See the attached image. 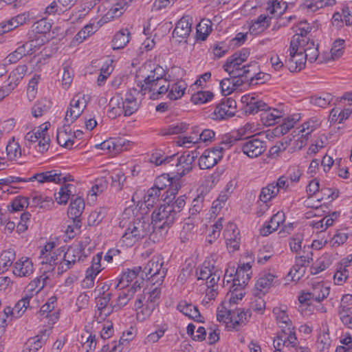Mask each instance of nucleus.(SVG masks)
Wrapping results in <instances>:
<instances>
[{
	"label": "nucleus",
	"mask_w": 352,
	"mask_h": 352,
	"mask_svg": "<svg viewBox=\"0 0 352 352\" xmlns=\"http://www.w3.org/2000/svg\"><path fill=\"white\" fill-rule=\"evenodd\" d=\"M15 256V252L12 249L3 251L0 254V267L3 270H7L13 263Z\"/></svg>",
	"instance_id": "nucleus-49"
},
{
	"label": "nucleus",
	"mask_w": 352,
	"mask_h": 352,
	"mask_svg": "<svg viewBox=\"0 0 352 352\" xmlns=\"http://www.w3.org/2000/svg\"><path fill=\"white\" fill-rule=\"evenodd\" d=\"M33 272V264L30 259L25 258L20 259L14 264L13 273L14 275L23 277L28 276Z\"/></svg>",
	"instance_id": "nucleus-29"
},
{
	"label": "nucleus",
	"mask_w": 352,
	"mask_h": 352,
	"mask_svg": "<svg viewBox=\"0 0 352 352\" xmlns=\"http://www.w3.org/2000/svg\"><path fill=\"white\" fill-rule=\"evenodd\" d=\"M251 269L250 263L243 264L242 266L239 267L236 271L234 276L233 287L245 285L250 278L249 274L248 273Z\"/></svg>",
	"instance_id": "nucleus-31"
},
{
	"label": "nucleus",
	"mask_w": 352,
	"mask_h": 352,
	"mask_svg": "<svg viewBox=\"0 0 352 352\" xmlns=\"http://www.w3.org/2000/svg\"><path fill=\"white\" fill-rule=\"evenodd\" d=\"M305 42L299 41L298 38H292L289 46V58L287 64L289 71L294 72L300 71L305 66L306 56L304 55L299 46H302Z\"/></svg>",
	"instance_id": "nucleus-6"
},
{
	"label": "nucleus",
	"mask_w": 352,
	"mask_h": 352,
	"mask_svg": "<svg viewBox=\"0 0 352 352\" xmlns=\"http://www.w3.org/2000/svg\"><path fill=\"white\" fill-rule=\"evenodd\" d=\"M50 126L49 122L42 124L35 131V129L28 132L25 136L26 146H33L40 153L47 151L50 146V139L47 134L48 128Z\"/></svg>",
	"instance_id": "nucleus-3"
},
{
	"label": "nucleus",
	"mask_w": 352,
	"mask_h": 352,
	"mask_svg": "<svg viewBox=\"0 0 352 352\" xmlns=\"http://www.w3.org/2000/svg\"><path fill=\"white\" fill-rule=\"evenodd\" d=\"M149 74L144 77L143 81H138V86L140 89L142 95H145L146 91L151 92L156 89V87L166 75L165 69L159 65H153L151 67Z\"/></svg>",
	"instance_id": "nucleus-7"
},
{
	"label": "nucleus",
	"mask_w": 352,
	"mask_h": 352,
	"mask_svg": "<svg viewBox=\"0 0 352 352\" xmlns=\"http://www.w3.org/2000/svg\"><path fill=\"white\" fill-rule=\"evenodd\" d=\"M310 292L312 295L313 300L320 302L329 295L330 287L325 285L324 283L322 282L317 283L312 285Z\"/></svg>",
	"instance_id": "nucleus-32"
},
{
	"label": "nucleus",
	"mask_w": 352,
	"mask_h": 352,
	"mask_svg": "<svg viewBox=\"0 0 352 352\" xmlns=\"http://www.w3.org/2000/svg\"><path fill=\"white\" fill-rule=\"evenodd\" d=\"M211 31V21L209 19H202L197 25V39L205 41Z\"/></svg>",
	"instance_id": "nucleus-40"
},
{
	"label": "nucleus",
	"mask_w": 352,
	"mask_h": 352,
	"mask_svg": "<svg viewBox=\"0 0 352 352\" xmlns=\"http://www.w3.org/2000/svg\"><path fill=\"white\" fill-rule=\"evenodd\" d=\"M197 155L195 152H185L180 156L170 155L169 162L170 170L175 179L179 180L181 177L190 173L193 168Z\"/></svg>",
	"instance_id": "nucleus-2"
},
{
	"label": "nucleus",
	"mask_w": 352,
	"mask_h": 352,
	"mask_svg": "<svg viewBox=\"0 0 352 352\" xmlns=\"http://www.w3.org/2000/svg\"><path fill=\"white\" fill-rule=\"evenodd\" d=\"M87 104L85 94H76L72 99L69 108L66 112L65 121L73 123L84 111Z\"/></svg>",
	"instance_id": "nucleus-10"
},
{
	"label": "nucleus",
	"mask_w": 352,
	"mask_h": 352,
	"mask_svg": "<svg viewBox=\"0 0 352 352\" xmlns=\"http://www.w3.org/2000/svg\"><path fill=\"white\" fill-rule=\"evenodd\" d=\"M154 286L155 287L148 292L146 300L145 294L141 295L138 296L135 303L136 309L145 306L142 310V313L146 316H150L151 314L157 305V301L160 297L161 289L159 288L160 285H155Z\"/></svg>",
	"instance_id": "nucleus-8"
},
{
	"label": "nucleus",
	"mask_w": 352,
	"mask_h": 352,
	"mask_svg": "<svg viewBox=\"0 0 352 352\" xmlns=\"http://www.w3.org/2000/svg\"><path fill=\"white\" fill-rule=\"evenodd\" d=\"M135 92H137V89H135L129 90L126 93L125 98L123 100L122 109L124 116H130L137 111L139 108V104L134 96V93Z\"/></svg>",
	"instance_id": "nucleus-21"
},
{
	"label": "nucleus",
	"mask_w": 352,
	"mask_h": 352,
	"mask_svg": "<svg viewBox=\"0 0 352 352\" xmlns=\"http://www.w3.org/2000/svg\"><path fill=\"white\" fill-rule=\"evenodd\" d=\"M205 196L206 195L201 192L192 200L191 207L189 209L191 215L199 213L204 208L205 206Z\"/></svg>",
	"instance_id": "nucleus-54"
},
{
	"label": "nucleus",
	"mask_w": 352,
	"mask_h": 352,
	"mask_svg": "<svg viewBox=\"0 0 352 352\" xmlns=\"http://www.w3.org/2000/svg\"><path fill=\"white\" fill-rule=\"evenodd\" d=\"M232 312V307L230 302H226L223 301L220 307H218L217 318L219 322H225L227 325L229 324L230 316Z\"/></svg>",
	"instance_id": "nucleus-47"
},
{
	"label": "nucleus",
	"mask_w": 352,
	"mask_h": 352,
	"mask_svg": "<svg viewBox=\"0 0 352 352\" xmlns=\"http://www.w3.org/2000/svg\"><path fill=\"white\" fill-rule=\"evenodd\" d=\"M181 185H177L169 190H166L162 197L164 204L160 205L151 214V223L153 228L161 230H168L178 219L179 214L186 205V195H182L175 199Z\"/></svg>",
	"instance_id": "nucleus-1"
},
{
	"label": "nucleus",
	"mask_w": 352,
	"mask_h": 352,
	"mask_svg": "<svg viewBox=\"0 0 352 352\" xmlns=\"http://www.w3.org/2000/svg\"><path fill=\"white\" fill-rule=\"evenodd\" d=\"M47 330L40 331V333L34 338H30L28 339L26 344L29 346V351L36 352L41 349L43 344L45 342L47 338L46 335Z\"/></svg>",
	"instance_id": "nucleus-37"
},
{
	"label": "nucleus",
	"mask_w": 352,
	"mask_h": 352,
	"mask_svg": "<svg viewBox=\"0 0 352 352\" xmlns=\"http://www.w3.org/2000/svg\"><path fill=\"white\" fill-rule=\"evenodd\" d=\"M134 338V334L132 331H128L127 332H124L122 336L120 337L119 340L118 344H115L110 351V352H120L122 350V346L124 344V343L128 344L131 340H132Z\"/></svg>",
	"instance_id": "nucleus-62"
},
{
	"label": "nucleus",
	"mask_w": 352,
	"mask_h": 352,
	"mask_svg": "<svg viewBox=\"0 0 352 352\" xmlns=\"http://www.w3.org/2000/svg\"><path fill=\"white\" fill-rule=\"evenodd\" d=\"M253 298L250 302V307L254 311L262 314L265 308V302L263 297L265 295H258L253 292Z\"/></svg>",
	"instance_id": "nucleus-53"
},
{
	"label": "nucleus",
	"mask_w": 352,
	"mask_h": 352,
	"mask_svg": "<svg viewBox=\"0 0 352 352\" xmlns=\"http://www.w3.org/2000/svg\"><path fill=\"white\" fill-rule=\"evenodd\" d=\"M6 153L10 160H16L21 155V149L19 144L13 139L9 141L6 146Z\"/></svg>",
	"instance_id": "nucleus-50"
},
{
	"label": "nucleus",
	"mask_w": 352,
	"mask_h": 352,
	"mask_svg": "<svg viewBox=\"0 0 352 352\" xmlns=\"http://www.w3.org/2000/svg\"><path fill=\"white\" fill-rule=\"evenodd\" d=\"M61 173H58L57 170H52L39 173H36L31 177L28 179V181L33 182L37 181L39 184L44 183H55L59 184L61 182Z\"/></svg>",
	"instance_id": "nucleus-17"
},
{
	"label": "nucleus",
	"mask_w": 352,
	"mask_h": 352,
	"mask_svg": "<svg viewBox=\"0 0 352 352\" xmlns=\"http://www.w3.org/2000/svg\"><path fill=\"white\" fill-rule=\"evenodd\" d=\"M299 47L310 63H314L318 58V45H315L314 41H308L302 46Z\"/></svg>",
	"instance_id": "nucleus-35"
},
{
	"label": "nucleus",
	"mask_w": 352,
	"mask_h": 352,
	"mask_svg": "<svg viewBox=\"0 0 352 352\" xmlns=\"http://www.w3.org/2000/svg\"><path fill=\"white\" fill-rule=\"evenodd\" d=\"M236 108V102L232 98L222 100L216 107L214 111V119L223 120L234 116Z\"/></svg>",
	"instance_id": "nucleus-12"
},
{
	"label": "nucleus",
	"mask_w": 352,
	"mask_h": 352,
	"mask_svg": "<svg viewBox=\"0 0 352 352\" xmlns=\"http://www.w3.org/2000/svg\"><path fill=\"white\" fill-rule=\"evenodd\" d=\"M311 31V28L306 22H300L298 26V30H296V34L293 36L292 38H298L300 43L302 41L303 42H307L309 38H306V35Z\"/></svg>",
	"instance_id": "nucleus-59"
},
{
	"label": "nucleus",
	"mask_w": 352,
	"mask_h": 352,
	"mask_svg": "<svg viewBox=\"0 0 352 352\" xmlns=\"http://www.w3.org/2000/svg\"><path fill=\"white\" fill-rule=\"evenodd\" d=\"M60 252L59 255L63 253V260L74 265L78 261H83L87 257L85 252H82L77 246H70L65 251V247H61L57 250Z\"/></svg>",
	"instance_id": "nucleus-16"
},
{
	"label": "nucleus",
	"mask_w": 352,
	"mask_h": 352,
	"mask_svg": "<svg viewBox=\"0 0 352 352\" xmlns=\"http://www.w3.org/2000/svg\"><path fill=\"white\" fill-rule=\"evenodd\" d=\"M243 153L250 158H255L262 155L266 149V142L254 137L246 138L241 143Z\"/></svg>",
	"instance_id": "nucleus-9"
},
{
	"label": "nucleus",
	"mask_w": 352,
	"mask_h": 352,
	"mask_svg": "<svg viewBox=\"0 0 352 352\" xmlns=\"http://www.w3.org/2000/svg\"><path fill=\"white\" fill-rule=\"evenodd\" d=\"M299 117L297 118H287L284 120V122L275 129V131L277 133L284 135L287 133L294 126L296 121H298Z\"/></svg>",
	"instance_id": "nucleus-60"
},
{
	"label": "nucleus",
	"mask_w": 352,
	"mask_h": 352,
	"mask_svg": "<svg viewBox=\"0 0 352 352\" xmlns=\"http://www.w3.org/2000/svg\"><path fill=\"white\" fill-rule=\"evenodd\" d=\"M241 102L246 103L245 111L248 114H255L258 111H263L269 108V106L262 100H258L254 97L250 96H243L241 98Z\"/></svg>",
	"instance_id": "nucleus-18"
},
{
	"label": "nucleus",
	"mask_w": 352,
	"mask_h": 352,
	"mask_svg": "<svg viewBox=\"0 0 352 352\" xmlns=\"http://www.w3.org/2000/svg\"><path fill=\"white\" fill-rule=\"evenodd\" d=\"M130 41V32L127 29L121 30L116 33L112 41L111 47L113 50L124 48Z\"/></svg>",
	"instance_id": "nucleus-34"
},
{
	"label": "nucleus",
	"mask_w": 352,
	"mask_h": 352,
	"mask_svg": "<svg viewBox=\"0 0 352 352\" xmlns=\"http://www.w3.org/2000/svg\"><path fill=\"white\" fill-rule=\"evenodd\" d=\"M284 221L285 214L283 212H278L271 217L267 224L260 230L261 234L263 236L269 235L276 231Z\"/></svg>",
	"instance_id": "nucleus-24"
},
{
	"label": "nucleus",
	"mask_w": 352,
	"mask_h": 352,
	"mask_svg": "<svg viewBox=\"0 0 352 352\" xmlns=\"http://www.w3.org/2000/svg\"><path fill=\"white\" fill-rule=\"evenodd\" d=\"M319 126L317 120L311 119L302 124V129L300 131L302 133L301 138L296 142V146L301 149L307 144L309 135L311 134Z\"/></svg>",
	"instance_id": "nucleus-22"
},
{
	"label": "nucleus",
	"mask_w": 352,
	"mask_h": 352,
	"mask_svg": "<svg viewBox=\"0 0 352 352\" xmlns=\"http://www.w3.org/2000/svg\"><path fill=\"white\" fill-rule=\"evenodd\" d=\"M278 195V190L276 186H274V183L269 184L267 186L261 189L259 199L263 204H266L272 198ZM267 205H265V208H267Z\"/></svg>",
	"instance_id": "nucleus-41"
},
{
	"label": "nucleus",
	"mask_w": 352,
	"mask_h": 352,
	"mask_svg": "<svg viewBox=\"0 0 352 352\" xmlns=\"http://www.w3.org/2000/svg\"><path fill=\"white\" fill-rule=\"evenodd\" d=\"M73 186L72 184H65L60 188L59 192L54 195L55 199L58 204H66L67 203L70 196L73 195L71 190Z\"/></svg>",
	"instance_id": "nucleus-48"
},
{
	"label": "nucleus",
	"mask_w": 352,
	"mask_h": 352,
	"mask_svg": "<svg viewBox=\"0 0 352 352\" xmlns=\"http://www.w3.org/2000/svg\"><path fill=\"white\" fill-rule=\"evenodd\" d=\"M223 236L226 241H231L232 239H236L239 238V231L234 223H229L223 232Z\"/></svg>",
	"instance_id": "nucleus-64"
},
{
	"label": "nucleus",
	"mask_w": 352,
	"mask_h": 352,
	"mask_svg": "<svg viewBox=\"0 0 352 352\" xmlns=\"http://www.w3.org/2000/svg\"><path fill=\"white\" fill-rule=\"evenodd\" d=\"M192 19L190 16H184L176 23L173 32V38H177L179 42L184 41L190 35L192 30Z\"/></svg>",
	"instance_id": "nucleus-13"
},
{
	"label": "nucleus",
	"mask_w": 352,
	"mask_h": 352,
	"mask_svg": "<svg viewBox=\"0 0 352 352\" xmlns=\"http://www.w3.org/2000/svg\"><path fill=\"white\" fill-rule=\"evenodd\" d=\"M142 267H135L132 270L128 269L120 278L118 283L116 285V289H121L129 287V283L135 280H138L140 285L143 283L144 277L142 275Z\"/></svg>",
	"instance_id": "nucleus-14"
},
{
	"label": "nucleus",
	"mask_w": 352,
	"mask_h": 352,
	"mask_svg": "<svg viewBox=\"0 0 352 352\" xmlns=\"http://www.w3.org/2000/svg\"><path fill=\"white\" fill-rule=\"evenodd\" d=\"M187 87V85L184 81H178L170 85V89L168 94V98L171 100H175L181 98Z\"/></svg>",
	"instance_id": "nucleus-39"
},
{
	"label": "nucleus",
	"mask_w": 352,
	"mask_h": 352,
	"mask_svg": "<svg viewBox=\"0 0 352 352\" xmlns=\"http://www.w3.org/2000/svg\"><path fill=\"white\" fill-rule=\"evenodd\" d=\"M28 56L23 45H21L18 47L14 52L9 54L6 59L4 63L6 66L9 64L16 63L18 60L22 58L23 56Z\"/></svg>",
	"instance_id": "nucleus-51"
},
{
	"label": "nucleus",
	"mask_w": 352,
	"mask_h": 352,
	"mask_svg": "<svg viewBox=\"0 0 352 352\" xmlns=\"http://www.w3.org/2000/svg\"><path fill=\"white\" fill-rule=\"evenodd\" d=\"M257 63L252 62L248 65H243L242 67H235L234 68L230 67L228 65H223L224 70L228 73L230 77H245L248 78V75L252 72V68H257Z\"/></svg>",
	"instance_id": "nucleus-26"
},
{
	"label": "nucleus",
	"mask_w": 352,
	"mask_h": 352,
	"mask_svg": "<svg viewBox=\"0 0 352 352\" xmlns=\"http://www.w3.org/2000/svg\"><path fill=\"white\" fill-rule=\"evenodd\" d=\"M50 102L46 98L37 101L32 107V115L34 118L41 117L50 109Z\"/></svg>",
	"instance_id": "nucleus-42"
},
{
	"label": "nucleus",
	"mask_w": 352,
	"mask_h": 352,
	"mask_svg": "<svg viewBox=\"0 0 352 352\" xmlns=\"http://www.w3.org/2000/svg\"><path fill=\"white\" fill-rule=\"evenodd\" d=\"M261 121L265 126H272L278 123L283 117V113L276 109H271L269 107L266 110H263L261 115Z\"/></svg>",
	"instance_id": "nucleus-25"
},
{
	"label": "nucleus",
	"mask_w": 352,
	"mask_h": 352,
	"mask_svg": "<svg viewBox=\"0 0 352 352\" xmlns=\"http://www.w3.org/2000/svg\"><path fill=\"white\" fill-rule=\"evenodd\" d=\"M214 94L211 91H199L197 93L192 94L191 100L195 104H204L211 100Z\"/></svg>",
	"instance_id": "nucleus-63"
},
{
	"label": "nucleus",
	"mask_w": 352,
	"mask_h": 352,
	"mask_svg": "<svg viewBox=\"0 0 352 352\" xmlns=\"http://www.w3.org/2000/svg\"><path fill=\"white\" fill-rule=\"evenodd\" d=\"M151 230L148 222L140 219L130 224L121 238L126 247H132L137 241L145 237Z\"/></svg>",
	"instance_id": "nucleus-4"
},
{
	"label": "nucleus",
	"mask_w": 352,
	"mask_h": 352,
	"mask_svg": "<svg viewBox=\"0 0 352 352\" xmlns=\"http://www.w3.org/2000/svg\"><path fill=\"white\" fill-rule=\"evenodd\" d=\"M248 312H245L242 309L232 307V312L228 321L229 324H230V327L237 329L240 324L243 323L244 320H246Z\"/></svg>",
	"instance_id": "nucleus-38"
},
{
	"label": "nucleus",
	"mask_w": 352,
	"mask_h": 352,
	"mask_svg": "<svg viewBox=\"0 0 352 352\" xmlns=\"http://www.w3.org/2000/svg\"><path fill=\"white\" fill-rule=\"evenodd\" d=\"M78 0H53L45 10L47 15L62 14L69 10Z\"/></svg>",
	"instance_id": "nucleus-15"
},
{
	"label": "nucleus",
	"mask_w": 352,
	"mask_h": 352,
	"mask_svg": "<svg viewBox=\"0 0 352 352\" xmlns=\"http://www.w3.org/2000/svg\"><path fill=\"white\" fill-rule=\"evenodd\" d=\"M32 298V295L29 296L26 294L20 300L17 302L13 308L14 316L16 318L20 317L26 310L27 307L30 304V299Z\"/></svg>",
	"instance_id": "nucleus-55"
},
{
	"label": "nucleus",
	"mask_w": 352,
	"mask_h": 352,
	"mask_svg": "<svg viewBox=\"0 0 352 352\" xmlns=\"http://www.w3.org/2000/svg\"><path fill=\"white\" fill-rule=\"evenodd\" d=\"M331 338L327 332L320 334L317 340V347L320 352H329L331 346Z\"/></svg>",
	"instance_id": "nucleus-57"
},
{
	"label": "nucleus",
	"mask_w": 352,
	"mask_h": 352,
	"mask_svg": "<svg viewBox=\"0 0 352 352\" xmlns=\"http://www.w3.org/2000/svg\"><path fill=\"white\" fill-rule=\"evenodd\" d=\"M188 125L185 122L173 123L161 130L162 135H177L185 132Z\"/></svg>",
	"instance_id": "nucleus-43"
},
{
	"label": "nucleus",
	"mask_w": 352,
	"mask_h": 352,
	"mask_svg": "<svg viewBox=\"0 0 352 352\" xmlns=\"http://www.w3.org/2000/svg\"><path fill=\"white\" fill-rule=\"evenodd\" d=\"M54 205L52 198L43 196L37 193L32 195L30 199V208H39L43 210H50Z\"/></svg>",
	"instance_id": "nucleus-30"
},
{
	"label": "nucleus",
	"mask_w": 352,
	"mask_h": 352,
	"mask_svg": "<svg viewBox=\"0 0 352 352\" xmlns=\"http://www.w3.org/2000/svg\"><path fill=\"white\" fill-rule=\"evenodd\" d=\"M177 309L183 314L196 322H204L201 320V316L198 308L186 300L179 302L177 305Z\"/></svg>",
	"instance_id": "nucleus-27"
},
{
	"label": "nucleus",
	"mask_w": 352,
	"mask_h": 352,
	"mask_svg": "<svg viewBox=\"0 0 352 352\" xmlns=\"http://www.w3.org/2000/svg\"><path fill=\"white\" fill-rule=\"evenodd\" d=\"M270 21L268 16L261 14L252 24L250 30L255 33L261 32L270 26Z\"/></svg>",
	"instance_id": "nucleus-44"
},
{
	"label": "nucleus",
	"mask_w": 352,
	"mask_h": 352,
	"mask_svg": "<svg viewBox=\"0 0 352 352\" xmlns=\"http://www.w3.org/2000/svg\"><path fill=\"white\" fill-rule=\"evenodd\" d=\"M223 148L221 146L205 150L199 158V166L202 170L210 169L222 158Z\"/></svg>",
	"instance_id": "nucleus-11"
},
{
	"label": "nucleus",
	"mask_w": 352,
	"mask_h": 352,
	"mask_svg": "<svg viewBox=\"0 0 352 352\" xmlns=\"http://www.w3.org/2000/svg\"><path fill=\"white\" fill-rule=\"evenodd\" d=\"M85 208V202L81 197H76L72 199L69 209L68 216L71 219H76L80 217Z\"/></svg>",
	"instance_id": "nucleus-36"
},
{
	"label": "nucleus",
	"mask_w": 352,
	"mask_h": 352,
	"mask_svg": "<svg viewBox=\"0 0 352 352\" xmlns=\"http://www.w3.org/2000/svg\"><path fill=\"white\" fill-rule=\"evenodd\" d=\"M163 263V258L160 255L153 256L142 269V275L144 274L153 285H161L166 274V270L162 268Z\"/></svg>",
	"instance_id": "nucleus-5"
},
{
	"label": "nucleus",
	"mask_w": 352,
	"mask_h": 352,
	"mask_svg": "<svg viewBox=\"0 0 352 352\" xmlns=\"http://www.w3.org/2000/svg\"><path fill=\"white\" fill-rule=\"evenodd\" d=\"M274 278L275 276L271 273H265L261 275L255 284L253 292L260 296L265 295L272 287Z\"/></svg>",
	"instance_id": "nucleus-19"
},
{
	"label": "nucleus",
	"mask_w": 352,
	"mask_h": 352,
	"mask_svg": "<svg viewBox=\"0 0 352 352\" xmlns=\"http://www.w3.org/2000/svg\"><path fill=\"white\" fill-rule=\"evenodd\" d=\"M70 124V121L65 122L62 129L58 131L56 135L58 144L67 148H71L74 145L72 131L69 129Z\"/></svg>",
	"instance_id": "nucleus-20"
},
{
	"label": "nucleus",
	"mask_w": 352,
	"mask_h": 352,
	"mask_svg": "<svg viewBox=\"0 0 352 352\" xmlns=\"http://www.w3.org/2000/svg\"><path fill=\"white\" fill-rule=\"evenodd\" d=\"M162 195V192L156 188L155 186L150 188L144 195V203L147 208L153 207L156 204L160 197Z\"/></svg>",
	"instance_id": "nucleus-46"
},
{
	"label": "nucleus",
	"mask_w": 352,
	"mask_h": 352,
	"mask_svg": "<svg viewBox=\"0 0 352 352\" xmlns=\"http://www.w3.org/2000/svg\"><path fill=\"white\" fill-rule=\"evenodd\" d=\"M257 68L252 69V76L250 78L249 84L252 85H258L263 84L271 78V76L269 74L263 73V72H256Z\"/></svg>",
	"instance_id": "nucleus-56"
},
{
	"label": "nucleus",
	"mask_w": 352,
	"mask_h": 352,
	"mask_svg": "<svg viewBox=\"0 0 352 352\" xmlns=\"http://www.w3.org/2000/svg\"><path fill=\"white\" fill-rule=\"evenodd\" d=\"M217 267L214 265V261H206L203 265L197 270L196 273L198 276V279L208 280L210 276Z\"/></svg>",
	"instance_id": "nucleus-45"
},
{
	"label": "nucleus",
	"mask_w": 352,
	"mask_h": 352,
	"mask_svg": "<svg viewBox=\"0 0 352 352\" xmlns=\"http://www.w3.org/2000/svg\"><path fill=\"white\" fill-rule=\"evenodd\" d=\"M63 87L64 89H67L71 85L73 80V70L70 67L69 62H65L63 65Z\"/></svg>",
	"instance_id": "nucleus-61"
},
{
	"label": "nucleus",
	"mask_w": 352,
	"mask_h": 352,
	"mask_svg": "<svg viewBox=\"0 0 352 352\" xmlns=\"http://www.w3.org/2000/svg\"><path fill=\"white\" fill-rule=\"evenodd\" d=\"M140 283L137 280L133 283L131 288L121 289L117 298V304L118 308L125 306L129 300L133 297L138 289L140 288Z\"/></svg>",
	"instance_id": "nucleus-23"
},
{
	"label": "nucleus",
	"mask_w": 352,
	"mask_h": 352,
	"mask_svg": "<svg viewBox=\"0 0 352 352\" xmlns=\"http://www.w3.org/2000/svg\"><path fill=\"white\" fill-rule=\"evenodd\" d=\"M128 6L127 0H120L114 4L109 11L103 16V19L107 21H111L115 18L120 16L126 10Z\"/></svg>",
	"instance_id": "nucleus-33"
},
{
	"label": "nucleus",
	"mask_w": 352,
	"mask_h": 352,
	"mask_svg": "<svg viewBox=\"0 0 352 352\" xmlns=\"http://www.w3.org/2000/svg\"><path fill=\"white\" fill-rule=\"evenodd\" d=\"M170 89V82L164 78L162 80V82H160V84H158L156 87V89L154 91H151L152 92L150 98L151 100H157L160 98L161 96L165 94Z\"/></svg>",
	"instance_id": "nucleus-52"
},
{
	"label": "nucleus",
	"mask_w": 352,
	"mask_h": 352,
	"mask_svg": "<svg viewBox=\"0 0 352 352\" xmlns=\"http://www.w3.org/2000/svg\"><path fill=\"white\" fill-rule=\"evenodd\" d=\"M177 181L173 178V175H171L170 172L169 173H164L155 179L153 186L161 192L164 191L168 186L169 188L167 190H169L173 187L180 185L177 182Z\"/></svg>",
	"instance_id": "nucleus-28"
},
{
	"label": "nucleus",
	"mask_w": 352,
	"mask_h": 352,
	"mask_svg": "<svg viewBox=\"0 0 352 352\" xmlns=\"http://www.w3.org/2000/svg\"><path fill=\"white\" fill-rule=\"evenodd\" d=\"M332 100V96L329 94H324L322 96H315L310 98V102L314 105L325 108Z\"/></svg>",
	"instance_id": "nucleus-58"
}]
</instances>
